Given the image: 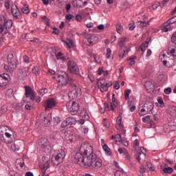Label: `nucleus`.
Wrapping results in <instances>:
<instances>
[{
  "instance_id": "nucleus-1",
  "label": "nucleus",
  "mask_w": 176,
  "mask_h": 176,
  "mask_svg": "<svg viewBox=\"0 0 176 176\" xmlns=\"http://www.w3.org/2000/svg\"><path fill=\"white\" fill-rule=\"evenodd\" d=\"M91 153H93L91 144L88 142H82L79 148V152L75 155V162L86 168V163L89 162Z\"/></svg>"
},
{
  "instance_id": "nucleus-2",
  "label": "nucleus",
  "mask_w": 176,
  "mask_h": 176,
  "mask_svg": "<svg viewBox=\"0 0 176 176\" xmlns=\"http://www.w3.org/2000/svg\"><path fill=\"white\" fill-rule=\"evenodd\" d=\"M88 162L85 163V168H89L90 170H98L102 167V160L100 158H97V155L94 153V151L90 154L88 157Z\"/></svg>"
},
{
  "instance_id": "nucleus-3",
  "label": "nucleus",
  "mask_w": 176,
  "mask_h": 176,
  "mask_svg": "<svg viewBox=\"0 0 176 176\" xmlns=\"http://www.w3.org/2000/svg\"><path fill=\"white\" fill-rule=\"evenodd\" d=\"M55 79L59 87H64L65 86H67L69 82V77L65 72H62L58 74Z\"/></svg>"
},
{
  "instance_id": "nucleus-4",
  "label": "nucleus",
  "mask_w": 176,
  "mask_h": 176,
  "mask_svg": "<svg viewBox=\"0 0 176 176\" xmlns=\"http://www.w3.org/2000/svg\"><path fill=\"white\" fill-rule=\"evenodd\" d=\"M170 54L171 56H173V57H176V45H175V47H173V48H172L170 50V52L168 51H163L160 53V58L161 60V61H163V64L164 65H165V67H167V58H168V57H170Z\"/></svg>"
},
{
  "instance_id": "nucleus-5",
  "label": "nucleus",
  "mask_w": 176,
  "mask_h": 176,
  "mask_svg": "<svg viewBox=\"0 0 176 176\" xmlns=\"http://www.w3.org/2000/svg\"><path fill=\"white\" fill-rule=\"evenodd\" d=\"M65 158V151L59 150L53 155L52 162L56 166H58L60 163H63Z\"/></svg>"
},
{
  "instance_id": "nucleus-6",
  "label": "nucleus",
  "mask_w": 176,
  "mask_h": 176,
  "mask_svg": "<svg viewBox=\"0 0 176 176\" xmlns=\"http://www.w3.org/2000/svg\"><path fill=\"white\" fill-rule=\"evenodd\" d=\"M66 107L71 115H78V112L80 109L79 103L72 100L66 104Z\"/></svg>"
},
{
  "instance_id": "nucleus-7",
  "label": "nucleus",
  "mask_w": 176,
  "mask_h": 176,
  "mask_svg": "<svg viewBox=\"0 0 176 176\" xmlns=\"http://www.w3.org/2000/svg\"><path fill=\"white\" fill-rule=\"evenodd\" d=\"M106 80L104 78H100L98 79V87L100 88V91L104 93V91H108V88L112 86V82H105Z\"/></svg>"
},
{
  "instance_id": "nucleus-8",
  "label": "nucleus",
  "mask_w": 176,
  "mask_h": 176,
  "mask_svg": "<svg viewBox=\"0 0 176 176\" xmlns=\"http://www.w3.org/2000/svg\"><path fill=\"white\" fill-rule=\"evenodd\" d=\"M67 69L70 74H73V75H78V74H79V67L73 60H69L67 62Z\"/></svg>"
},
{
  "instance_id": "nucleus-9",
  "label": "nucleus",
  "mask_w": 176,
  "mask_h": 176,
  "mask_svg": "<svg viewBox=\"0 0 176 176\" xmlns=\"http://www.w3.org/2000/svg\"><path fill=\"white\" fill-rule=\"evenodd\" d=\"M82 89L80 87L74 85L72 91L69 94V98H72L73 100L78 98V96H80Z\"/></svg>"
},
{
  "instance_id": "nucleus-10",
  "label": "nucleus",
  "mask_w": 176,
  "mask_h": 176,
  "mask_svg": "<svg viewBox=\"0 0 176 176\" xmlns=\"http://www.w3.org/2000/svg\"><path fill=\"white\" fill-rule=\"evenodd\" d=\"M43 105L45 111H49V109H53L57 105V102L54 98H49L44 102Z\"/></svg>"
},
{
  "instance_id": "nucleus-11",
  "label": "nucleus",
  "mask_w": 176,
  "mask_h": 176,
  "mask_svg": "<svg viewBox=\"0 0 176 176\" xmlns=\"http://www.w3.org/2000/svg\"><path fill=\"white\" fill-rule=\"evenodd\" d=\"M38 145L41 149H45V151H49L50 149V143L46 138H42L38 141Z\"/></svg>"
},
{
  "instance_id": "nucleus-12",
  "label": "nucleus",
  "mask_w": 176,
  "mask_h": 176,
  "mask_svg": "<svg viewBox=\"0 0 176 176\" xmlns=\"http://www.w3.org/2000/svg\"><path fill=\"white\" fill-rule=\"evenodd\" d=\"M11 9L12 14L16 20H21V19H23L21 12H20V10H19V8H17V6H12Z\"/></svg>"
},
{
  "instance_id": "nucleus-13",
  "label": "nucleus",
  "mask_w": 176,
  "mask_h": 176,
  "mask_svg": "<svg viewBox=\"0 0 176 176\" xmlns=\"http://www.w3.org/2000/svg\"><path fill=\"white\" fill-rule=\"evenodd\" d=\"M1 24H3V26H4V28H6V31L10 30V28H12V26L13 25V22L12 21V20L8 19L5 18V16L1 17Z\"/></svg>"
},
{
  "instance_id": "nucleus-14",
  "label": "nucleus",
  "mask_w": 176,
  "mask_h": 176,
  "mask_svg": "<svg viewBox=\"0 0 176 176\" xmlns=\"http://www.w3.org/2000/svg\"><path fill=\"white\" fill-rule=\"evenodd\" d=\"M25 96L27 98H30L32 101L35 100V91L31 88V87L26 86L25 87Z\"/></svg>"
},
{
  "instance_id": "nucleus-15",
  "label": "nucleus",
  "mask_w": 176,
  "mask_h": 176,
  "mask_svg": "<svg viewBox=\"0 0 176 176\" xmlns=\"http://www.w3.org/2000/svg\"><path fill=\"white\" fill-rule=\"evenodd\" d=\"M9 83V76L6 74L0 75V87H5Z\"/></svg>"
},
{
  "instance_id": "nucleus-16",
  "label": "nucleus",
  "mask_w": 176,
  "mask_h": 176,
  "mask_svg": "<svg viewBox=\"0 0 176 176\" xmlns=\"http://www.w3.org/2000/svg\"><path fill=\"white\" fill-rule=\"evenodd\" d=\"M87 42L91 46L96 45L98 42V36L97 34H89L87 36Z\"/></svg>"
},
{
  "instance_id": "nucleus-17",
  "label": "nucleus",
  "mask_w": 176,
  "mask_h": 176,
  "mask_svg": "<svg viewBox=\"0 0 176 176\" xmlns=\"http://www.w3.org/2000/svg\"><path fill=\"white\" fill-rule=\"evenodd\" d=\"M176 22V16L170 18L169 20H168L165 23H164V28H162V31L164 32H167L168 31V25H170V24H174V23Z\"/></svg>"
},
{
  "instance_id": "nucleus-18",
  "label": "nucleus",
  "mask_w": 176,
  "mask_h": 176,
  "mask_svg": "<svg viewBox=\"0 0 176 176\" xmlns=\"http://www.w3.org/2000/svg\"><path fill=\"white\" fill-rule=\"evenodd\" d=\"M65 141L67 144L75 142V141H76V136L73 133L68 134L65 137Z\"/></svg>"
},
{
  "instance_id": "nucleus-19",
  "label": "nucleus",
  "mask_w": 176,
  "mask_h": 176,
  "mask_svg": "<svg viewBox=\"0 0 176 176\" xmlns=\"http://www.w3.org/2000/svg\"><path fill=\"white\" fill-rule=\"evenodd\" d=\"M148 41L143 43L140 47H136L137 52H142V54H144L148 47Z\"/></svg>"
},
{
  "instance_id": "nucleus-20",
  "label": "nucleus",
  "mask_w": 176,
  "mask_h": 176,
  "mask_svg": "<svg viewBox=\"0 0 176 176\" xmlns=\"http://www.w3.org/2000/svg\"><path fill=\"white\" fill-rule=\"evenodd\" d=\"M144 107L148 112H151L153 110L155 105L153 104V102L152 101H147L144 104Z\"/></svg>"
},
{
  "instance_id": "nucleus-21",
  "label": "nucleus",
  "mask_w": 176,
  "mask_h": 176,
  "mask_svg": "<svg viewBox=\"0 0 176 176\" xmlns=\"http://www.w3.org/2000/svg\"><path fill=\"white\" fill-rule=\"evenodd\" d=\"M62 42L65 43V46H66L67 49H71V47H74V41L69 38H67L66 40H62Z\"/></svg>"
},
{
  "instance_id": "nucleus-22",
  "label": "nucleus",
  "mask_w": 176,
  "mask_h": 176,
  "mask_svg": "<svg viewBox=\"0 0 176 176\" xmlns=\"http://www.w3.org/2000/svg\"><path fill=\"white\" fill-rule=\"evenodd\" d=\"M56 57L59 61H67V57H65V55L60 52L56 54Z\"/></svg>"
},
{
  "instance_id": "nucleus-23",
  "label": "nucleus",
  "mask_w": 176,
  "mask_h": 176,
  "mask_svg": "<svg viewBox=\"0 0 176 176\" xmlns=\"http://www.w3.org/2000/svg\"><path fill=\"white\" fill-rule=\"evenodd\" d=\"M129 42V38L126 37H122L119 39L118 41V45L120 46V47H124V45Z\"/></svg>"
},
{
  "instance_id": "nucleus-24",
  "label": "nucleus",
  "mask_w": 176,
  "mask_h": 176,
  "mask_svg": "<svg viewBox=\"0 0 176 176\" xmlns=\"http://www.w3.org/2000/svg\"><path fill=\"white\" fill-rule=\"evenodd\" d=\"M8 61L11 65L16 66V58L13 57V54H9L8 56Z\"/></svg>"
},
{
  "instance_id": "nucleus-25",
  "label": "nucleus",
  "mask_w": 176,
  "mask_h": 176,
  "mask_svg": "<svg viewBox=\"0 0 176 176\" xmlns=\"http://www.w3.org/2000/svg\"><path fill=\"white\" fill-rule=\"evenodd\" d=\"M80 116L82 118V119H89V113H87V110H86V109H82Z\"/></svg>"
},
{
  "instance_id": "nucleus-26",
  "label": "nucleus",
  "mask_w": 176,
  "mask_h": 176,
  "mask_svg": "<svg viewBox=\"0 0 176 176\" xmlns=\"http://www.w3.org/2000/svg\"><path fill=\"white\" fill-rule=\"evenodd\" d=\"M133 149L135 152H138L140 151V142L138 141V139H136L133 142Z\"/></svg>"
},
{
  "instance_id": "nucleus-27",
  "label": "nucleus",
  "mask_w": 176,
  "mask_h": 176,
  "mask_svg": "<svg viewBox=\"0 0 176 176\" xmlns=\"http://www.w3.org/2000/svg\"><path fill=\"white\" fill-rule=\"evenodd\" d=\"M69 125L72 126V124H76V120L72 117H69L66 119Z\"/></svg>"
},
{
  "instance_id": "nucleus-28",
  "label": "nucleus",
  "mask_w": 176,
  "mask_h": 176,
  "mask_svg": "<svg viewBox=\"0 0 176 176\" xmlns=\"http://www.w3.org/2000/svg\"><path fill=\"white\" fill-rule=\"evenodd\" d=\"M118 107V100L116 99H113L112 102L110 103V108L112 111H115V108Z\"/></svg>"
},
{
  "instance_id": "nucleus-29",
  "label": "nucleus",
  "mask_w": 176,
  "mask_h": 176,
  "mask_svg": "<svg viewBox=\"0 0 176 176\" xmlns=\"http://www.w3.org/2000/svg\"><path fill=\"white\" fill-rule=\"evenodd\" d=\"M163 171L164 173H165V174H172L174 170L171 167H166V168H164Z\"/></svg>"
},
{
  "instance_id": "nucleus-30",
  "label": "nucleus",
  "mask_w": 176,
  "mask_h": 176,
  "mask_svg": "<svg viewBox=\"0 0 176 176\" xmlns=\"http://www.w3.org/2000/svg\"><path fill=\"white\" fill-rule=\"evenodd\" d=\"M148 112L149 111L145 108V107L143 106V108H142L140 110V116H144L146 115V113H148Z\"/></svg>"
},
{
  "instance_id": "nucleus-31",
  "label": "nucleus",
  "mask_w": 176,
  "mask_h": 176,
  "mask_svg": "<svg viewBox=\"0 0 176 176\" xmlns=\"http://www.w3.org/2000/svg\"><path fill=\"white\" fill-rule=\"evenodd\" d=\"M21 10H22V12L24 13V14H28V13H30V8L27 5L24 6L22 8Z\"/></svg>"
},
{
  "instance_id": "nucleus-32",
  "label": "nucleus",
  "mask_w": 176,
  "mask_h": 176,
  "mask_svg": "<svg viewBox=\"0 0 176 176\" xmlns=\"http://www.w3.org/2000/svg\"><path fill=\"white\" fill-rule=\"evenodd\" d=\"M137 57H132L130 58L129 59H128V64L129 65H134V64H135V60H136Z\"/></svg>"
},
{
  "instance_id": "nucleus-33",
  "label": "nucleus",
  "mask_w": 176,
  "mask_h": 176,
  "mask_svg": "<svg viewBox=\"0 0 176 176\" xmlns=\"http://www.w3.org/2000/svg\"><path fill=\"white\" fill-rule=\"evenodd\" d=\"M0 34H4L5 35L8 34V30H6L2 23L0 25Z\"/></svg>"
},
{
  "instance_id": "nucleus-34",
  "label": "nucleus",
  "mask_w": 176,
  "mask_h": 176,
  "mask_svg": "<svg viewBox=\"0 0 176 176\" xmlns=\"http://www.w3.org/2000/svg\"><path fill=\"white\" fill-rule=\"evenodd\" d=\"M152 82L147 81L145 82L144 84V87L146 88V90H147L148 91H149V89H152Z\"/></svg>"
},
{
  "instance_id": "nucleus-35",
  "label": "nucleus",
  "mask_w": 176,
  "mask_h": 176,
  "mask_svg": "<svg viewBox=\"0 0 176 176\" xmlns=\"http://www.w3.org/2000/svg\"><path fill=\"white\" fill-rule=\"evenodd\" d=\"M50 167V164L49 163V161H47L45 163L43 164L42 170L46 171L47 168Z\"/></svg>"
},
{
  "instance_id": "nucleus-36",
  "label": "nucleus",
  "mask_w": 176,
  "mask_h": 176,
  "mask_svg": "<svg viewBox=\"0 0 176 176\" xmlns=\"http://www.w3.org/2000/svg\"><path fill=\"white\" fill-rule=\"evenodd\" d=\"M102 148L104 149L107 155H111V151H109L110 149H109V147H108V145L104 144L102 146Z\"/></svg>"
},
{
  "instance_id": "nucleus-37",
  "label": "nucleus",
  "mask_w": 176,
  "mask_h": 176,
  "mask_svg": "<svg viewBox=\"0 0 176 176\" xmlns=\"http://www.w3.org/2000/svg\"><path fill=\"white\" fill-rule=\"evenodd\" d=\"M122 30H123V28H122V24L118 23L116 25V31H117L118 34H121Z\"/></svg>"
},
{
  "instance_id": "nucleus-38",
  "label": "nucleus",
  "mask_w": 176,
  "mask_h": 176,
  "mask_svg": "<svg viewBox=\"0 0 176 176\" xmlns=\"http://www.w3.org/2000/svg\"><path fill=\"white\" fill-rule=\"evenodd\" d=\"M170 115H171V116H173V117L176 116V107L175 106H173L170 108Z\"/></svg>"
},
{
  "instance_id": "nucleus-39",
  "label": "nucleus",
  "mask_w": 176,
  "mask_h": 176,
  "mask_svg": "<svg viewBox=\"0 0 176 176\" xmlns=\"http://www.w3.org/2000/svg\"><path fill=\"white\" fill-rule=\"evenodd\" d=\"M116 142H122L123 140L122 139V135L120 133L116 135Z\"/></svg>"
},
{
  "instance_id": "nucleus-40",
  "label": "nucleus",
  "mask_w": 176,
  "mask_h": 176,
  "mask_svg": "<svg viewBox=\"0 0 176 176\" xmlns=\"http://www.w3.org/2000/svg\"><path fill=\"white\" fill-rule=\"evenodd\" d=\"M147 167L150 170V171H155V166L150 162H148V163L147 164Z\"/></svg>"
},
{
  "instance_id": "nucleus-41",
  "label": "nucleus",
  "mask_w": 176,
  "mask_h": 176,
  "mask_svg": "<svg viewBox=\"0 0 176 176\" xmlns=\"http://www.w3.org/2000/svg\"><path fill=\"white\" fill-rule=\"evenodd\" d=\"M142 120L144 123H148V122H149V120H151V116H146L143 117Z\"/></svg>"
},
{
  "instance_id": "nucleus-42",
  "label": "nucleus",
  "mask_w": 176,
  "mask_h": 176,
  "mask_svg": "<svg viewBox=\"0 0 176 176\" xmlns=\"http://www.w3.org/2000/svg\"><path fill=\"white\" fill-rule=\"evenodd\" d=\"M131 93V90H130V89H126L125 91V92H124L125 100H129V97Z\"/></svg>"
},
{
  "instance_id": "nucleus-43",
  "label": "nucleus",
  "mask_w": 176,
  "mask_h": 176,
  "mask_svg": "<svg viewBox=\"0 0 176 176\" xmlns=\"http://www.w3.org/2000/svg\"><path fill=\"white\" fill-rule=\"evenodd\" d=\"M48 90L47 89H41L39 90L38 93L41 96H45V94H46V93H47Z\"/></svg>"
},
{
  "instance_id": "nucleus-44",
  "label": "nucleus",
  "mask_w": 176,
  "mask_h": 176,
  "mask_svg": "<svg viewBox=\"0 0 176 176\" xmlns=\"http://www.w3.org/2000/svg\"><path fill=\"white\" fill-rule=\"evenodd\" d=\"M142 153H144V155H145V153H146V151L145 150V148H144V147H141L140 148H139V151H136V153H138V155H141Z\"/></svg>"
},
{
  "instance_id": "nucleus-45",
  "label": "nucleus",
  "mask_w": 176,
  "mask_h": 176,
  "mask_svg": "<svg viewBox=\"0 0 176 176\" xmlns=\"http://www.w3.org/2000/svg\"><path fill=\"white\" fill-rule=\"evenodd\" d=\"M111 54H112V50H111L110 48H107L106 53L107 58H111Z\"/></svg>"
},
{
  "instance_id": "nucleus-46",
  "label": "nucleus",
  "mask_w": 176,
  "mask_h": 176,
  "mask_svg": "<svg viewBox=\"0 0 176 176\" xmlns=\"http://www.w3.org/2000/svg\"><path fill=\"white\" fill-rule=\"evenodd\" d=\"M32 74L34 75H39V69L38 67H34L32 69Z\"/></svg>"
},
{
  "instance_id": "nucleus-47",
  "label": "nucleus",
  "mask_w": 176,
  "mask_h": 176,
  "mask_svg": "<svg viewBox=\"0 0 176 176\" xmlns=\"http://www.w3.org/2000/svg\"><path fill=\"white\" fill-rule=\"evenodd\" d=\"M127 53H129V51L124 50L123 52H121L120 54V57H121V58H123L124 57H126V56L127 55Z\"/></svg>"
},
{
  "instance_id": "nucleus-48",
  "label": "nucleus",
  "mask_w": 176,
  "mask_h": 176,
  "mask_svg": "<svg viewBox=\"0 0 176 176\" xmlns=\"http://www.w3.org/2000/svg\"><path fill=\"white\" fill-rule=\"evenodd\" d=\"M11 149H12L14 151V152H17V151H19V149H20L19 148V146L16 145V144H12L11 146Z\"/></svg>"
},
{
  "instance_id": "nucleus-49",
  "label": "nucleus",
  "mask_w": 176,
  "mask_h": 176,
  "mask_svg": "<svg viewBox=\"0 0 176 176\" xmlns=\"http://www.w3.org/2000/svg\"><path fill=\"white\" fill-rule=\"evenodd\" d=\"M19 76H21V78H24V76H27V74L24 73V70L21 69L19 72Z\"/></svg>"
},
{
  "instance_id": "nucleus-50",
  "label": "nucleus",
  "mask_w": 176,
  "mask_h": 176,
  "mask_svg": "<svg viewBox=\"0 0 176 176\" xmlns=\"http://www.w3.org/2000/svg\"><path fill=\"white\" fill-rule=\"evenodd\" d=\"M7 111H8V108L6 106H3L0 109L1 113H6Z\"/></svg>"
},
{
  "instance_id": "nucleus-51",
  "label": "nucleus",
  "mask_w": 176,
  "mask_h": 176,
  "mask_svg": "<svg viewBox=\"0 0 176 176\" xmlns=\"http://www.w3.org/2000/svg\"><path fill=\"white\" fill-rule=\"evenodd\" d=\"M139 23L140 24V26H142V28H144V27H146V25H149V21L148 22L140 21Z\"/></svg>"
},
{
  "instance_id": "nucleus-52",
  "label": "nucleus",
  "mask_w": 176,
  "mask_h": 176,
  "mask_svg": "<svg viewBox=\"0 0 176 176\" xmlns=\"http://www.w3.org/2000/svg\"><path fill=\"white\" fill-rule=\"evenodd\" d=\"M165 94H170L171 91H173V90L171 89V87H168V88H166L164 90Z\"/></svg>"
},
{
  "instance_id": "nucleus-53",
  "label": "nucleus",
  "mask_w": 176,
  "mask_h": 176,
  "mask_svg": "<svg viewBox=\"0 0 176 176\" xmlns=\"http://www.w3.org/2000/svg\"><path fill=\"white\" fill-rule=\"evenodd\" d=\"M116 122L118 126H122V116H118L117 118Z\"/></svg>"
},
{
  "instance_id": "nucleus-54",
  "label": "nucleus",
  "mask_w": 176,
  "mask_h": 176,
  "mask_svg": "<svg viewBox=\"0 0 176 176\" xmlns=\"http://www.w3.org/2000/svg\"><path fill=\"white\" fill-rule=\"evenodd\" d=\"M128 27H129V29L130 30V31H133L134 30V28H135V24L129 23Z\"/></svg>"
},
{
  "instance_id": "nucleus-55",
  "label": "nucleus",
  "mask_w": 176,
  "mask_h": 176,
  "mask_svg": "<svg viewBox=\"0 0 176 176\" xmlns=\"http://www.w3.org/2000/svg\"><path fill=\"white\" fill-rule=\"evenodd\" d=\"M67 126H69V124H68V121H67V120H65V121H63L61 124V127L64 128V127H67Z\"/></svg>"
},
{
  "instance_id": "nucleus-56",
  "label": "nucleus",
  "mask_w": 176,
  "mask_h": 176,
  "mask_svg": "<svg viewBox=\"0 0 176 176\" xmlns=\"http://www.w3.org/2000/svg\"><path fill=\"white\" fill-rule=\"evenodd\" d=\"M170 39H171V42H175V41H176V32H173Z\"/></svg>"
},
{
  "instance_id": "nucleus-57",
  "label": "nucleus",
  "mask_w": 176,
  "mask_h": 176,
  "mask_svg": "<svg viewBox=\"0 0 176 176\" xmlns=\"http://www.w3.org/2000/svg\"><path fill=\"white\" fill-rule=\"evenodd\" d=\"M65 19H66V20H72L74 19V16L71 14H66Z\"/></svg>"
},
{
  "instance_id": "nucleus-58",
  "label": "nucleus",
  "mask_w": 176,
  "mask_h": 176,
  "mask_svg": "<svg viewBox=\"0 0 176 176\" xmlns=\"http://www.w3.org/2000/svg\"><path fill=\"white\" fill-rule=\"evenodd\" d=\"M103 126L106 127V129L109 127V124H108V122H107V119H103Z\"/></svg>"
},
{
  "instance_id": "nucleus-59",
  "label": "nucleus",
  "mask_w": 176,
  "mask_h": 176,
  "mask_svg": "<svg viewBox=\"0 0 176 176\" xmlns=\"http://www.w3.org/2000/svg\"><path fill=\"white\" fill-rule=\"evenodd\" d=\"M82 132L84 134H87V133H89V128H86L85 126L82 127Z\"/></svg>"
},
{
  "instance_id": "nucleus-60",
  "label": "nucleus",
  "mask_w": 176,
  "mask_h": 176,
  "mask_svg": "<svg viewBox=\"0 0 176 176\" xmlns=\"http://www.w3.org/2000/svg\"><path fill=\"white\" fill-rule=\"evenodd\" d=\"M76 20L77 21H82V16L80 14L76 15Z\"/></svg>"
},
{
  "instance_id": "nucleus-61",
  "label": "nucleus",
  "mask_w": 176,
  "mask_h": 176,
  "mask_svg": "<svg viewBox=\"0 0 176 176\" xmlns=\"http://www.w3.org/2000/svg\"><path fill=\"white\" fill-rule=\"evenodd\" d=\"M53 34H56V35H58L60 34V31L57 28H54L53 29Z\"/></svg>"
},
{
  "instance_id": "nucleus-62",
  "label": "nucleus",
  "mask_w": 176,
  "mask_h": 176,
  "mask_svg": "<svg viewBox=\"0 0 176 176\" xmlns=\"http://www.w3.org/2000/svg\"><path fill=\"white\" fill-rule=\"evenodd\" d=\"M25 107L26 109L30 111L32 109V105H31L30 104H26Z\"/></svg>"
},
{
  "instance_id": "nucleus-63",
  "label": "nucleus",
  "mask_w": 176,
  "mask_h": 176,
  "mask_svg": "<svg viewBox=\"0 0 176 176\" xmlns=\"http://www.w3.org/2000/svg\"><path fill=\"white\" fill-rule=\"evenodd\" d=\"M152 54V50H148L146 52V57H150V56Z\"/></svg>"
},
{
  "instance_id": "nucleus-64",
  "label": "nucleus",
  "mask_w": 176,
  "mask_h": 176,
  "mask_svg": "<svg viewBox=\"0 0 176 176\" xmlns=\"http://www.w3.org/2000/svg\"><path fill=\"white\" fill-rule=\"evenodd\" d=\"M104 111H109V104L108 103H104Z\"/></svg>"
}]
</instances>
